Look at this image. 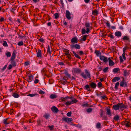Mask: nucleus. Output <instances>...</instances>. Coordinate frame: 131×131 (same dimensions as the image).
Returning a JSON list of instances; mask_svg holds the SVG:
<instances>
[{
    "instance_id": "obj_41",
    "label": "nucleus",
    "mask_w": 131,
    "mask_h": 131,
    "mask_svg": "<svg viewBox=\"0 0 131 131\" xmlns=\"http://www.w3.org/2000/svg\"><path fill=\"white\" fill-rule=\"evenodd\" d=\"M64 74L68 77L69 78H71V75L70 74H69L67 72V71H66L65 72Z\"/></svg>"
},
{
    "instance_id": "obj_3",
    "label": "nucleus",
    "mask_w": 131,
    "mask_h": 131,
    "mask_svg": "<svg viewBox=\"0 0 131 131\" xmlns=\"http://www.w3.org/2000/svg\"><path fill=\"white\" fill-rule=\"evenodd\" d=\"M122 80L120 82V86L122 87H127L128 86V85L127 82L125 81L123 77H122Z\"/></svg>"
},
{
    "instance_id": "obj_52",
    "label": "nucleus",
    "mask_w": 131,
    "mask_h": 131,
    "mask_svg": "<svg viewBox=\"0 0 131 131\" xmlns=\"http://www.w3.org/2000/svg\"><path fill=\"white\" fill-rule=\"evenodd\" d=\"M92 109L91 108H89L87 110V112L88 113H90L92 111Z\"/></svg>"
},
{
    "instance_id": "obj_21",
    "label": "nucleus",
    "mask_w": 131,
    "mask_h": 131,
    "mask_svg": "<svg viewBox=\"0 0 131 131\" xmlns=\"http://www.w3.org/2000/svg\"><path fill=\"white\" fill-rule=\"evenodd\" d=\"M57 95L55 94H52L50 96V98L51 99H53L57 98Z\"/></svg>"
},
{
    "instance_id": "obj_6",
    "label": "nucleus",
    "mask_w": 131,
    "mask_h": 131,
    "mask_svg": "<svg viewBox=\"0 0 131 131\" xmlns=\"http://www.w3.org/2000/svg\"><path fill=\"white\" fill-rule=\"evenodd\" d=\"M100 60L103 61L104 62L106 63L108 61L107 58L103 56H100Z\"/></svg>"
},
{
    "instance_id": "obj_22",
    "label": "nucleus",
    "mask_w": 131,
    "mask_h": 131,
    "mask_svg": "<svg viewBox=\"0 0 131 131\" xmlns=\"http://www.w3.org/2000/svg\"><path fill=\"white\" fill-rule=\"evenodd\" d=\"M106 114L109 116H111L112 115L111 113L110 109L108 108L106 109Z\"/></svg>"
},
{
    "instance_id": "obj_19",
    "label": "nucleus",
    "mask_w": 131,
    "mask_h": 131,
    "mask_svg": "<svg viewBox=\"0 0 131 131\" xmlns=\"http://www.w3.org/2000/svg\"><path fill=\"white\" fill-rule=\"evenodd\" d=\"M92 13L94 16H96L99 14V11L97 9H94L92 11Z\"/></svg>"
},
{
    "instance_id": "obj_9",
    "label": "nucleus",
    "mask_w": 131,
    "mask_h": 131,
    "mask_svg": "<svg viewBox=\"0 0 131 131\" xmlns=\"http://www.w3.org/2000/svg\"><path fill=\"white\" fill-rule=\"evenodd\" d=\"M51 111L54 113H57L59 111L58 108L55 106H53L51 108Z\"/></svg>"
},
{
    "instance_id": "obj_32",
    "label": "nucleus",
    "mask_w": 131,
    "mask_h": 131,
    "mask_svg": "<svg viewBox=\"0 0 131 131\" xmlns=\"http://www.w3.org/2000/svg\"><path fill=\"white\" fill-rule=\"evenodd\" d=\"M119 70H120L119 68H116L114 69L113 70V72L114 73H117Z\"/></svg>"
},
{
    "instance_id": "obj_12",
    "label": "nucleus",
    "mask_w": 131,
    "mask_h": 131,
    "mask_svg": "<svg viewBox=\"0 0 131 131\" xmlns=\"http://www.w3.org/2000/svg\"><path fill=\"white\" fill-rule=\"evenodd\" d=\"M16 51L14 50L13 52V53L11 57L10 58V60H13L15 59L16 56Z\"/></svg>"
},
{
    "instance_id": "obj_62",
    "label": "nucleus",
    "mask_w": 131,
    "mask_h": 131,
    "mask_svg": "<svg viewBox=\"0 0 131 131\" xmlns=\"http://www.w3.org/2000/svg\"><path fill=\"white\" fill-rule=\"evenodd\" d=\"M39 40L41 42L44 43L45 42L43 38H41L39 39Z\"/></svg>"
},
{
    "instance_id": "obj_31",
    "label": "nucleus",
    "mask_w": 131,
    "mask_h": 131,
    "mask_svg": "<svg viewBox=\"0 0 131 131\" xmlns=\"http://www.w3.org/2000/svg\"><path fill=\"white\" fill-rule=\"evenodd\" d=\"M11 61V63L12 64V65L14 67H15L16 66V62L14 60Z\"/></svg>"
},
{
    "instance_id": "obj_51",
    "label": "nucleus",
    "mask_w": 131,
    "mask_h": 131,
    "mask_svg": "<svg viewBox=\"0 0 131 131\" xmlns=\"http://www.w3.org/2000/svg\"><path fill=\"white\" fill-rule=\"evenodd\" d=\"M6 55L7 57H10L11 56V53L10 52H7L6 53Z\"/></svg>"
},
{
    "instance_id": "obj_42",
    "label": "nucleus",
    "mask_w": 131,
    "mask_h": 131,
    "mask_svg": "<svg viewBox=\"0 0 131 131\" xmlns=\"http://www.w3.org/2000/svg\"><path fill=\"white\" fill-rule=\"evenodd\" d=\"M54 127V126L52 125L51 126H47V127L50 130H53V127Z\"/></svg>"
},
{
    "instance_id": "obj_26",
    "label": "nucleus",
    "mask_w": 131,
    "mask_h": 131,
    "mask_svg": "<svg viewBox=\"0 0 131 131\" xmlns=\"http://www.w3.org/2000/svg\"><path fill=\"white\" fill-rule=\"evenodd\" d=\"M124 71L123 72L124 75L125 76H128L130 73L127 72V71L126 70H124Z\"/></svg>"
},
{
    "instance_id": "obj_45",
    "label": "nucleus",
    "mask_w": 131,
    "mask_h": 131,
    "mask_svg": "<svg viewBox=\"0 0 131 131\" xmlns=\"http://www.w3.org/2000/svg\"><path fill=\"white\" fill-rule=\"evenodd\" d=\"M71 102L72 104H73L77 102H78V101L77 99H75L74 100H72L71 101Z\"/></svg>"
},
{
    "instance_id": "obj_18",
    "label": "nucleus",
    "mask_w": 131,
    "mask_h": 131,
    "mask_svg": "<svg viewBox=\"0 0 131 131\" xmlns=\"http://www.w3.org/2000/svg\"><path fill=\"white\" fill-rule=\"evenodd\" d=\"M8 118L4 119L3 120V123L4 124L7 125L10 123V122L8 121Z\"/></svg>"
},
{
    "instance_id": "obj_36",
    "label": "nucleus",
    "mask_w": 131,
    "mask_h": 131,
    "mask_svg": "<svg viewBox=\"0 0 131 131\" xmlns=\"http://www.w3.org/2000/svg\"><path fill=\"white\" fill-rule=\"evenodd\" d=\"M15 98H17L19 97V95L16 93H14L12 95Z\"/></svg>"
},
{
    "instance_id": "obj_20",
    "label": "nucleus",
    "mask_w": 131,
    "mask_h": 131,
    "mask_svg": "<svg viewBox=\"0 0 131 131\" xmlns=\"http://www.w3.org/2000/svg\"><path fill=\"white\" fill-rule=\"evenodd\" d=\"M115 35L118 37H119L121 36L122 34L121 32L117 31L115 32Z\"/></svg>"
},
{
    "instance_id": "obj_13",
    "label": "nucleus",
    "mask_w": 131,
    "mask_h": 131,
    "mask_svg": "<svg viewBox=\"0 0 131 131\" xmlns=\"http://www.w3.org/2000/svg\"><path fill=\"white\" fill-rule=\"evenodd\" d=\"M28 77L29 79L28 80L25 79V80H26L28 82H31L33 80V77L32 75L31 74L30 75H29L28 76Z\"/></svg>"
},
{
    "instance_id": "obj_54",
    "label": "nucleus",
    "mask_w": 131,
    "mask_h": 131,
    "mask_svg": "<svg viewBox=\"0 0 131 131\" xmlns=\"http://www.w3.org/2000/svg\"><path fill=\"white\" fill-rule=\"evenodd\" d=\"M23 44V41H20L18 43V45L19 46H22Z\"/></svg>"
},
{
    "instance_id": "obj_57",
    "label": "nucleus",
    "mask_w": 131,
    "mask_h": 131,
    "mask_svg": "<svg viewBox=\"0 0 131 131\" xmlns=\"http://www.w3.org/2000/svg\"><path fill=\"white\" fill-rule=\"evenodd\" d=\"M108 67H106L105 68H104L103 70V71L104 72H106L108 70Z\"/></svg>"
},
{
    "instance_id": "obj_44",
    "label": "nucleus",
    "mask_w": 131,
    "mask_h": 131,
    "mask_svg": "<svg viewBox=\"0 0 131 131\" xmlns=\"http://www.w3.org/2000/svg\"><path fill=\"white\" fill-rule=\"evenodd\" d=\"M67 82L66 80H61V83L63 85H65Z\"/></svg>"
},
{
    "instance_id": "obj_60",
    "label": "nucleus",
    "mask_w": 131,
    "mask_h": 131,
    "mask_svg": "<svg viewBox=\"0 0 131 131\" xmlns=\"http://www.w3.org/2000/svg\"><path fill=\"white\" fill-rule=\"evenodd\" d=\"M39 93L40 94H44L45 93V92L44 91L41 90H40L39 91Z\"/></svg>"
},
{
    "instance_id": "obj_16",
    "label": "nucleus",
    "mask_w": 131,
    "mask_h": 131,
    "mask_svg": "<svg viewBox=\"0 0 131 131\" xmlns=\"http://www.w3.org/2000/svg\"><path fill=\"white\" fill-rule=\"evenodd\" d=\"M50 116V114L48 113H45L43 116V117L45 118L46 119H48L49 118Z\"/></svg>"
},
{
    "instance_id": "obj_25",
    "label": "nucleus",
    "mask_w": 131,
    "mask_h": 131,
    "mask_svg": "<svg viewBox=\"0 0 131 131\" xmlns=\"http://www.w3.org/2000/svg\"><path fill=\"white\" fill-rule=\"evenodd\" d=\"M120 78L117 77H115L112 80V81L113 82H115L120 80Z\"/></svg>"
},
{
    "instance_id": "obj_8",
    "label": "nucleus",
    "mask_w": 131,
    "mask_h": 131,
    "mask_svg": "<svg viewBox=\"0 0 131 131\" xmlns=\"http://www.w3.org/2000/svg\"><path fill=\"white\" fill-rule=\"evenodd\" d=\"M71 14L69 11L68 10L66 11V18L69 20H70L71 18V17L70 16Z\"/></svg>"
},
{
    "instance_id": "obj_40",
    "label": "nucleus",
    "mask_w": 131,
    "mask_h": 131,
    "mask_svg": "<svg viewBox=\"0 0 131 131\" xmlns=\"http://www.w3.org/2000/svg\"><path fill=\"white\" fill-rule=\"evenodd\" d=\"M119 82H117L116 83L114 88L116 90H117L118 89V86H119Z\"/></svg>"
},
{
    "instance_id": "obj_56",
    "label": "nucleus",
    "mask_w": 131,
    "mask_h": 131,
    "mask_svg": "<svg viewBox=\"0 0 131 131\" xmlns=\"http://www.w3.org/2000/svg\"><path fill=\"white\" fill-rule=\"evenodd\" d=\"M7 65H6L3 68L1 69V70L2 71H3L4 70L6 69L7 67Z\"/></svg>"
},
{
    "instance_id": "obj_11",
    "label": "nucleus",
    "mask_w": 131,
    "mask_h": 131,
    "mask_svg": "<svg viewBox=\"0 0 131 131\" xmlns=\"http://www.w3.org/2000/svg\"><path fill=\"white\" fill-rule=\"evenodd\" d=\"M62 120L66 122H70L72 121V118L68 117H63L62 118Z\"/></svg>"
},
{
    "instance_id": "obj_49",
    "label": "nucleus",
    "mask_w": 131,
    "mask_h": 131,
    "mask_svg": "<svg viewBox=\"0 0 131 131\" xmlns=\"http://www.w3.org/2000/svg\"><path fill=\"white\" fill-rule=\"evenodd\" d=\"M102 86V84L101 82H99L98 83L97 86L99 88H101Z\"/></svg>"
},
{
    "instance_id": "obj_7",
    "label": "nucleus",
    "mask_w": 131,
    "mask_h": 131,
    "mask_svg": "<svg viewBox=\"0 0 131 131\" xmlns=\"http://www.w3.org/2000/svg\"><path fill=\"white\" fill-rule=\"evenodd\" d=\"M71 48H75L76 49H79L81 48L80 45L77 44L75 45H71Z\"/></svg>"
},
{
    "instance_id": "obj_48",
    "label": "nucleus",
    "mask_w": 131,
    "mask_h": 131,
    "mask_svg": "<svg viewBox=\"0 0 131 131\" xmlns=\"http://www.w3.org/2000/svg\"><path fill=\"white\" fill-rule=\"evenodd\" d=\"M54 16L55 17V18L56 19H57L59 18V14L57 13H55L54 14Z\"/></svg>"
},
{
    "instance_id": "obj_37",
    "label": "nucleus",
    "mask_w": 131,
    "mask_h": 131,
    "mask_svg": "<svg viewBox=\"0 0 131 131\" xmlns=\"http://www.w3.org/2000/svg\"><path fill=\"white\" fill-rule=\"evenodd\" d=\"M72 104L71 101H69L66 102L65 103L67 106H68L69 105H71Z\"/></svg>"
},
{
    "instance_id": "obj_14",
    "label": "nucleus",
    "mask_w": 131,
    "mask_h": 131,
    "mask_svg": "<svg viewBox=\"0 0 131 131\" xmlns=\"http://www.w3.org/2000/svg\"><path fill=\"white\" fill-rule=\"evenodd\" d=\"M71 42L73 43H77L78 42V39L76 37L73 38L71 39Z\"/></svg>"
},
{
    "instance_id": "obj_33",
    "label": "nucleus",
    "mask_w": 131,
    "mask_h": 131,
    "mask_svg": "<svg viewBox=\"0 0 131 131\" xmlns=\"http://www.w3.org/2000/svg\"><path fill=\"white\" fill-rule=\"evenodd\" d=\"M41 73L44 75H45L46 73V70L45 68H43L41 70Z\"/></svg>"
},
{
    "instance_id": "obj_63",
    "label": "nucleus",
    "mask_w": 131,
    "mask_h": 131,
    "mask_svg": "<svg viewBox=\"0 0 131 131\" xmlns=\"http://www.w3.org/2000/svg\"><path fill=\"white\" fill-rule=\"evenodd\" d=\"M82 106L83 107L88 106V104L87 103L83 104H82Z\"/></svg>"
},
{
    "instance_id": "obj_2",
    "label": "nucleus",
    "mask_w": 131,
    "mask_h": 131,
    "mask_svg": "<svg viewBox=\"0 0 131 131\" xmlns=\"http://www.w3.org/2000/svg\"><path fill=\"white\" fill-rule=\"evenodd\" d=\"M84 71L85 74L84 72H82L80 74L85 79H87V78L91 79V76L90 72L87 69H85Z\"/></svg>"
},
{
    "instance_id": "obj_64",
    "label": "nucleus",
    "mask_w": 131,
    "mask_h": 131,
    "mask_svg": "<svg viewBox=\"0 0 131 131\" xmlns=\"http://www.w3.org/2000/svg\"><path fill=\"white\" fill-rule=\"evenodd\" d=\"M39 80L38 79H35L34 81V83L35 84H37L38 83Z\"/></svg>"
},
{
    "instance_id": "obj_47",
    "label": "nucleus",
    "mask_w": 131,
    "mask_h": 131,
    "mask_svg": "<svg viewBox=\"0 0 131 131\" xmlns=\"http://www.w3.org/2000/svg\"><path fill=\"white\" fill-rule=\"evenodd\" d=\"M85 27L87 28H89L90 27V24L89 23H86L85 24Z\"/></svg>"
},
{
    "instance_id": "obj_17",
    "label": "nucleus",
    "mask_w": 131,
    "mask_h": 131,
    "mask_svg": "<svg viewBox=\"0 0 131 131\" xmlns=\"http://www.w3.org/2000/svg\"><path fill=\"white\" fill-rule=\"evenodd\" d=\"M109 65L110 66H112L114 64V62L110 58H108Z\"/></svg>"
},
{
    "instance_id": "obj_30",
    "label": "nucleus",
    "mask_w": 131,
    "mask_h": 131,
    "mask_svg": "<svg viewBox=\"0 0 131 131\" xmlns=\"http://www.w3.org/2000/svg\"><path fill=\"white\" fill-rule=\"evenodd\" d=\"M41 51L40 50H39L37 53V56L38 57H41Z\"/></svg>"
},
{
    "instance_id": "obj_50",
    "label": "nucleus",
    "mask_w": 131,
    "mask_h": 131,
    "mask_svg": "<svg viewBox=\"0 0 131 131\" xmlns=\"http://www.w3.org/2000/svg\"><path fill=\"white\" fill-rule=\"evenodd\" d=\"M86 32V31L85 29L84 28H82V34L83 35Z\"/></svg>"
},
{
    "instance_id": "obj_39",
    "label": "nucleus",
    "mask_w": 131,
    "mask_h": 131,
    "mask_svg": "<svg viewBox=\"0 0 131 131\" xmlns=\"http://www.w3.org/2000/svg\"><path fill=\"white\" fill-rule=\"evenodd\" d=\"M129 48V47H128L126 46L123 49V53L125 52V51L127 49Z\"/></svg>"
},
{
    "instance_id": "obj_58",
    "label": "nucleus",
    "mask_w": 131,
    "mask_h": 131,
    "mask_svg": "<svg viewBox=\"0 0 131 131\" xmlns=\"http://www.w3.org/2000/svg\"><path fill=\"white\" fill-rule=\"evenodd\" d=\"M71 114L72 113L71 112H69L67 113V116L68 117H70L71 116Z\"/></svg>"
},
{
    "instance_id": "obj_53",
    "label": "nucleus",
    "mask_w": 131,
    "mask_h": 131,
    "mask_svg": "<svg viewBox=\"0 0 131 131\" xmlns=\"http://www.w3.org/2000/svg\"><path fill=\"white\" fill-rule=\"evenodd\" d=\"M101 97L104 100H106L108 99L107 97L105 95L102 96Z\"/></svg>"
},
{
    "instance_id": "obj_24",
    "label": "nucleus",
    "mask_w": 131,
    "mask_h": 131,
    "mask_svg": "<svg viewBox=\"0 0 131 131\" xmlns=\"http://www.w3.org/2000/svg\"><path fill=\"white\" fill-rule=\"evenodd\" d=\"M94 52L97 56L101 55V53L99 51L95 50Z\"/></svg>"
},
{
    "instance_id": "obj_29",
    "label": "nucleus",
    "mask_w": 131,
    "mask_h": 131,
    "mask_svg": "<svg viewBox=\"0 0 131 131\" xmlns=\"http://www.w3.org/2000/svg\"><path fill=\"white\" fill-rule=\"evenodd\" d=\"M113 119L115 121H117L119 119V117L118 115H116L114 117Z\"/></svg>"
},
{
    "instance_id": "obj_38",
    "label": "nucleus",
    "mask_w": 131,
    "mask_h": 131,
    "mask_svg": "<svg viewBox=\"0 0 131 131\" xmlns=\"http://www.w3.org/2000/svg\"><path fill=\"white\" fill-rule=\"evenodd\" d=\"M96 127L98 128H101V123L99 122L96 125Z\"/></svg>"
},
{
    "instance_id": "obj_27",
    "label": "nucleus",
    "mask_w": 131,
    "mask_h": 131,
    "mask_svg": "<svg viewBox=\"0 0 131 131\" xmlns=\"http://www.w3.org/2000/svg\"><path fill=\"white\" fill-rule=\"evenodd\" d=\"M72 52L75 57L79 59H81V57L78 54H77L74 51H73Z\"/></svg>"
},
{
    "instance_id": "obj_35",
    "label": "nucleus",
    "mask_w": 131,
    "mask_h": 131,
    "mask_svg": "<svg viewBox=\"0 0 131 131\" xmlns=\"http://www.w3.org/2000/svg\"><path fill=\"white\" fill-rule=\"evenodd\" d=\"M47 52L48 53H49L50 54H51V53L50 51V46L49 45H48L47 46Z\"/></svg>"
},
{
    "instance_id": "obj_46",
    "label": "nucleus",
    "mask_w": 131,
    "mask_h": 131,
    "mask_svg": "<svg viewBox=\"0 0 131 131\" xmlns=\"http://www.w3.org/2000/svg\"><path fill=\"white\" fill-rule=\"evenodd\" d=\"M104 113V111H103L101 109L100 110V115L101 117H102L103 114Z\"/></svg>"
},
{
    "instance_id": "obj_43",
    "label": "nucleus",
    "mask_w": 131,
    "mask_h": 131,
    "mask_svg": "<svg viewBox=\"0 0 131 131\" xmlns=\"http://www.w3.org/2000/svg\"><path fill=\"white\" fill-rule=\"evenodd\" d=\"M3 45L4 47H8V45L6 42L5 41H3Z\"/></svg>"
},
{
    "instance_id": "obj_28",
    "label": "nucleus",
    "mask_w": 131,
    "mask_h": 131,
    "mask_svg": "<svg viewBox=\"0 0 131 131\" xmlns=\"http://www.w3.org/2000/svg\"><path fill=\"white\" fill-rule=\"evenodd\" d=\"M88 36L87 35H84L82 37V38L81 39V40L83 41H85L87 37Z\"/></svg>"
},
{
    "instance_id": "obj_61",
    "label": "nucleus",
    "mask_w": 131,
    "mask_h": 131,
    "mask_svg": "<svg viewBox=\"0 0 131 131\" xmlns=\"http://www.w3.org/2000/svg\"><path fill=\"white\" fill-rule=\"evenodd\" d=\"M125 53H123L122 54V56L123 59L125 60H126V58L125 56Z\"/></svg>"
},
{
    "instance_id": "obj_4",
    "label": "nucleus",
    "mask_w": 131,
    "mask_h": 131,
    "mask_svg": "<svg viewBox=\"0 0 131 131\" xmlns=\"http://www.w3.org/2000/svg\"><path fill=\"white\" fill-rule=\"evenodd\" d=\"M123 124L125 126L127 127H131V123L127 119H126Z\"/></svg>"
},
{
    "instance_id": "obj_59",
    "label": "nucleus",
    "mask_w": 131,
    "mask_h": 131,
    "mask_svg": "<svg viewBox=\"0 0 131 131\" xmlns=\"http://www.w3.org/2000/svg\"><path fill=\"white\" fill-rule=\"evenodd\" d=\"M119 59L120 63H123V60L121 56L119 57Z\"/></svg>"
},
{
    "instance_id": "obj_23",
    "label": "nucleus",
    "mask_w": 131,
    "mask_h": 131,
    "mask_svg": "<svg viewBox=\"0 0 131 131\" xmlns=\"http://www.w3.org/2000/svg\"><path fill=\"white\" fill-rule=\"evenodd\" d=\"M68 98V99H72V97H69V96H66L65 97H61V99H60V100L61 101V102H62L63 101H65V99H66Z\"/></svg>"
},
{
    "instance_id": "obj_15",
    "label": "nucleus",
    "mask_w": 131,
    "mask_h": 131,
    "mask_svg": "<svg viewBox=\"0 0 131 131\" xmlns=\"http://www.w3.org/2000/svg\"><path fill=\"white\" fill-rule=\"evenodd\" d=\"M90 85L92 88L94 89L96 88V84L93 82H91L90 84Z\"/></svg>"
},
{
    "instance_id": "obj_55",
    "label": "nucleus",
    "mask_w": 131,
    "mask_h": 131,
    "mask_svg": "<svg viewBox=\"0 0 131 131\" xmlns=\"http://www.w3.org/2000/svg\"><path fill=\"white\" fill-rule=\"evenodd\" d=\"M13 66L12 64H9L7 67V69L9 70H10L12 68Z\"/></svg>"
},
{
    "instance_id": "obj_1",
    "label": "nucleus",
    "mask_w": 131,
    "mask_h": 131,
    "mask_svg": "<svg viewBox=\"0 0 131 131\" xmlns=\"http://www.w3.org/2000/svg\"><path fill=\"white\" fill-rule=\"evenodd\" d=\"M128 107L127 105L123 103H119L116 105H113L112 107L113 109L115 111L118 110L119 109L123 111L124 109H126Z\"/></svg>"
},
{
    "instance_id": "obj_5",
    "label": "nucleus",
    "mask_w": 131,
    "mask_h": 131,
    "mask_svg": "<svg viewBox=\"0 0 131 131\" xmlns=\"http://www.w3.org/2000/svg\"><path fill=\"white\" fill-rule=\"evenodd\" d=\"M72 69V72L73 73L79 74L81 72V70L79 68H73Z\"/></svg>"
},
{
    "instance_id": "obj_34",
    "label": "nucleus",
    "mask_w": 131,
    "mask_h": 131,
    "mask_svg": "<svg viewBox=\"0 0 131 131\" xmlns=\"http://www.w3.org/2000/svg\"><path fill=\"white\" fill-rule=\"evenodd\" d=\"M85 89L88 91H90L91 90L89 86L88 85H85L84 87Z\"/></svg>"
},
{
    "instance_id": "obj_10",
    "label": "nucleus",
    "mask_w": 131,
    "mask_h": 131,
    "mask_svg": "<svg viewBox=\"0 0 131 131\" xmlns=\"http://www.w3.org/2000/svg\"><path fill=\"white\" fill-rule=\"evenodd\" d=\"M123 40L124 41H127L128 42H130V39L128 36H124L123 38H122Z\"/></svg>"
}]
</instances>
